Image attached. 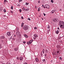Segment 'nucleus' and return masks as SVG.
<instances>
[{"instance_id": "obj_1", "label": "nucleus", "mask_w": 64, "mask_h": 64, "mask_svg": "<svg viewBox=\"0 0 64 64\" xmlns=\"http://www.w3.org/2000/svg\"><path fill=\"white\" fill-rule=\"evenodd\" d=\"M59 22L60 25V28H61L64 29V22L62 21L61 22V20H60Z\"/></svg>"}, {"instance_id": "obj_2", "label": "nucleus", "mask_w": 64, "mask_h": 64, "mask_svg": "<svg viewBox=\"0 0 64 64\" xmlns=\"http://www.w3.org/2000/svg\"><path fill=\"white\" fill-rule=\"evenodd\" d=\"M29 27L28 26H24L23 27V29L24 30H25L26 31L28 30L29 29Z\"/></svg>"}, {"instance_id": "obj_3", "label": "nucleus", "mask_w": 64, "mask_h": 64, "mask_svg": "<svg viewBox=\"0 0 64 64\" xmlns=\"http://www.w3.org/2000/svg\"><path fill=\"white\" fill-rule=\"evenodd\" d=\"M58 54H57L56 52H52V55L53 56H54V55H56V56H58Z\"/></svg>"}, {"instance_id": "obj_4", "label": "nucleus", "mask_w": 64, "mask_h": 64, "mask_svg": "<svg viewBox=\"0 0 64 64\" xmlns=\"http://www.w3.org/2000/svg\"><path fill=\"white\" fill-rule=\"evenodd\" d=\"M45 7H46V8L48 9V8H49L50 7L49 5L48 4H46L45 5Z\"/></svg>"}, {"instance_id": "obj_5", "label": "nucleus", "mask_w": 64, "mask_h": 64, "mask_svg": "<svg viewBox=\"0 0 64 64\" xmlns=\"http://www.w3.org/2000/svg\"><path fill=\"white\" fill-rule=\"evenodd\" d=\"M16 35L17 36H18V35H19V36H20V32H19L18 31L16 33Z\"/></svg>"}, {"instance_id": "obj_6", "label": "nucleus", "mask_w": 64, "mask_h": 64, "mask_svg": "<svg viewBox=\"0 0 64 64\" xmlns=\"http://www.w3.org/2000/svg\"><path fill=\"white\" fill-rule=\"evenodd\" d=\"M54 22H58V20L57 18H55L54 20Z\"/></svg>"}, {"instance_id": "obj_7", "label": "nucleus", "mask_w": 64, "mask_h": 64, "mask_svg": "<svg viewBox=\"0 0 64 64\" xmlns=\"http://www.w3.org/2000/svg\"><path fill=\"white\" fill-rule=\"evenodd\" d=\"M19 59L20 61H22L23 59V58L22 57H20V58Z\"/></svg>"}, {"instance_id": "obj_8", "label": "nucleus", "mask_w": 64, "mask_h": 64, "mask_svg": "<svg viewBox=\"0 0 64 64\" xmlns=\"http://www.w3.org/2000/svg\"><path fill=\"white\" fill-rule=\"evenodd\" d=\"M56 34H58V33L59 32V31L58 30H56Z\"/></svg>"}, {"instance_id": "obj_9", "label": "nucleus", "mask_w": 64, "mask_h": 64, "mask_svg": "<svg viewBox=\"0 0 64 64\" xmlns=\"http://www.w3.org/2000/svg\"><path fill=\"white\" fill-rule=\"evenodd\" d=\"M35 60H36V61L37 62H39V60L38 59V58H36L35 59Z\"/></svg>"}, {"instance_id": "obj_10", "label": "nucleus", "mask_w": 64, "mask_h": 64, "mask_svg": "<svg viewBox=\"0 0 64 64\" xmlns=\"http://www.w3.org/2000/svg\"><path fill=\"white\" fill-rule=\"evenodd\" d=\"M6 2H7V1L6 0H4L3 3L4 4H5Z\"/></svg>"}, {"instance_id": "obj_11", "label": "nucleus", "mask_w": 64, "mask_h": 64, "mask_svg": "<svg viewBox=\"0 0 64 64\" xmlns=\"http://www.w3.org/2000/svg\"><path fill=\"white\" fill-rule=\"evenodd\" d=\"M14 50L16 51H17L18 50V48H14Z\"/></svg>"}, {"instance_id": "obj_12", "label": "nucleus", "mask_w": 64, "mask_h": 64, "mask_svg": "<svg viewBox=\"0 0 64 64\" xmlns=\"http://www.w3.org/2000/svg\"><path fill=\"white\" fill-rule=\"evenodd\" d=\"M11 32H8L7 33V35H10L11 34H10Z\"/></svg>"}, {"instance_id": "obj_13", "label": "nucleus", "mask_w": 64, "mask_h": 64, "mask_svg": "<svg viewBox=\"0 0 64 64\" xmlns=\"http://www.w3.org/2000/svg\"><path fill=\"white\" fill-rule=\"evenodd\" d=\"M24 36L26 38H28V37L27 35H26V34H24Z\"/></svg>"}, {"instance_id": "obj_14", "label": "nucleus", "mask_w": 64, "mask_h": 64, "mask_svg": "<svg viewBox=\"0 0 64 64\" xmlns=\"http://www.w3.org/2000/svg\"><path fill=\"white\" fill-rule=\"evenodd\" d=\"M59 36L60 38V39H61V38H62V37H63V34H60L59 35Z\"/></svg>"}, {"instance_id": "obj_15", "label": "nucleus", "mask_w": 64, "mask_h": 64, "mask_svg": "<svg viewBox=\"0 0 64 64\" xmlns=\"http://www.w3.org/2000/svg\"><path fill=\"white\" fill-rule=\"evenodd\" d=\"M34 37H38V35H37L36 34H34Z\"/></svg>"}, {"instance_id": "obj_16", "label": "nucleus", "mask_w": 64, "mask_h": 64, "mask_svg": "<svg viewBox=\"0 0 64 64\" xmlns=\"http://www.w3.org/2000/svg\"><path fill=\"white\" fill-rule=\"evenodd\" d=\"M24 24L23 22L22 23V25H21L22 27H23V26Z\"/></svg>"}, {"instance_id": "obj_17", "label": "nucleus", "mask_w": 64, "mask_h": 64, "mask_svg": "<svg viewBox=\"0 0 64 64\" xmlns=\"http://www.w3.org/2000/svg\"><path fill=\"white\" fill-rule=\"evenodd\" d=\"M29 2H26V3L25 4V5H29Z\"/></svg>"}, {"instance_id": "obj_18", "label": "nucleus", "mask_w": 64, "mask_h": 64, "mask_svg": "<svg viewBox=\"0 0 64 64\" xmlns=\"http://www.w3.org/2000/svg\"><path fill=\"white\" fill-rule=\"evenodd\" d=\"M45 51H46V53L48 52V48H46V50H45Z\"/></svg>"}, {"instance_id": "obj_19", "label": "nucleus", "mask_w": 64, "mask_h": 64, "mask_svg": "<svg viewBox=\"0 0 64 64\" xmlns=\"http://www.w3.org/2000/svg\"><path fill=\"white\" fill-rule=\"evenodd\" d=\"M55 10H54L52 11L51 12L52 13H54V12H55Z\"/></svg>"}, {"instance_id": "obj_20", "label": "nucleus", "mask_w": 64, "mask_h": 64, "mask_svg": "<svg viewBox=\"0 0 64 64\" xmlns=\"http://www.w3.org/2000/svg\"><path fill=\"white\" fill-rule=\"evenodd\" d=\"M33 40H30V44L32 42H33Z\"/></svg>"}, {"instance_id": "obj_21", "label": "nucleus", "mask_w": 64, "mask_h": 64, "mask_svg": "<svg viewBox=\"0 0 64 64\" xmlns=\"http://www.w3.org/2000/svg\"><path fill=\"white\" fill-rule=\"evenodd\" d=\"M40 7H39V8H38V11H40Z\"/></svg>"}, {"instance_id": "obj_22", "label": "nucleus", "mask_w": 64, "mask_h": 64, "mask_svg": "<svg viewBox=\"0 0 64 64\" xmlns=\"http://www.w3.org/2000/svg\"><path fill=\"white\" fill-rule=\"evenodd\" d=\"M29 10V9L28 8L26 9L25 11H28Z\"/></svg>"}, {"instance_id": "obj_23", "label": "nucleus", "mask_w": 64, "mask_h": 64, "mask_svg": "<svg viewBox=\"0 0 64 64\" xmlns=\"http://www.w3.org/2000/svg\"><path fill=\"white\" fill-rule=\"evenodd\" d=\"M60 51V50H57L56 51V52L57 53H59V51Z\"/></svg>"}, {"instance_id": "obj_24", "label": "nucleus", "mask_w": 64, "mask_h": 64, "mask_svg": "<svg viewBox=\"0 0 64 64\" xmlns=\"http://www.w3.org/2000/svg\"><path fill=\"white\" fill-rule=\"evenodd\" d=\"M27 44H28V45H29V44H31V43H30L29 42H27Z\"/></svg>"}, {"instance_id": "obj_25", "label": "nucleus", "mask_w": 64, "mask_h": 64, "mask_svg": "<svg viewBox=\"0 0 64 64\" xmlns=\"http://www.w3.org/2000/svg\"><path fill=\"white\" fill-rule=\"evenodd\" d=\"M5 37H4V36H1V38L2 39H4Z\"/></svg>"}, {"instance_id": "obj_26", "label": "nucleus", "mask_w": 64, "mask_h": 64, "mask_svg": "<svg viewBox=\"0 0 64 64\" xmlns=\"http://www.w3.org/2000/svg\"><path fill=\"white\" fill-rule=\"evenodd\" d=\"M59 59L60 60H62V57H60L59 58Z\"/></svg>"}, {"instance_id": "obj_27", "label": "nucleus", "mask_w": 64, "mask_h": 64, "mask_svg": "<svg viewBox=\"0 0 64 64\" xmlns=\"http://www.w3.org/2000/svg\"><path fill=\"white\" fill-rule=\"evenodd\" d=\"M19 58L18 56L16 58V59L17 60H19Z\"/></svg>"}, {"instance_id": "obj_28", "label": "nucleus", "mask_w": 64, "mask_h": 64, "mask_svg": "<svg viewBox=\"0 0 64 64\" xmlns=\"http://www.w3.org/2000/svg\"><path fill=\"white\" fill-rule=\"evenodd\" d=\"M51 2L52 3H54V0H51Z\"/></svg>"}, {"instance_id": "obj_29", "label": "nucleus", "mask_w": 64, "mask_h": 64, "mask_svg": "<svg viewBox=\"0 0 64 64\" xmlns=\"http://www.w3.org/2000/svg\"><path fill=\"white\" fill-rule=\"evenodd\" d=\"M22 1V0H19V2H21Z\"/></svg>"}, {"instance_id": "obj_30", "label": "nucleus", "mask_w": 64, "mask_h": 64, "mask_svg": "<svg viewBox=\"0 0 64 64\" xmlns=\"http://www.w3.org/2000/svg\"><path fill=\"white\" fill-rule=\"evenodd\" d=\"M4 12H6V10L4 9Z\"/></svg>"}, {"instance_id": "obj_31", "label": "nucleus", "mask_w": 64, "mask_h": 64, "mask_svg": "<svg viewBox=\"0 0 64 64\" xmlns=\"http://www.w3.org/2000/svg\"><path fill=\"white\" fill-rule=\"evenodd\" d=\"M19 11L20 12H22V10H21V9H20L19 10Z\"/></svg>"}, {"instance_id": "obj_32", "label": "nucleus", "mask_w": 64, "mask_h": 64, "mask_svg": "<svg viewBox=\"0 0 64 64\" xmlns=\"http://www.w3.org/2000/svg\"><path fill=\"white\" fill-rule=\"evenodd\" d=\"M11 8L12 10H13V6H12L11 7Z\"/></svg>"}, {"instance_id": "obj_33", "label": "nucleus", "mask_w": 64, "mask_h": 64, "mask_svg": "<svg viewBox=\"0 0 64 64\" xmlns=\"http://www.w3.org/2000/svg\"><path fill=\"white\" fill-rule=\"evenodd\" d=\"M33 38L34 40H36V38L34 37Z\"/></svg>"}, {"instance_id": "obj_34", "label": "nucleus", "mask_w": 64, "mask_h": 64, "mask_svg": "<svg viewBox=\"0 0 64 64\" xmlns=\"http://www.w3.org/2000/svg\"><path fill=\"white\" fill-rule=\"evenodd\" d=\"M15 39H16L15 38H12V40H15Z\"/></svg>"}, {"instance_id": "obj_35", "label": "nucleus", "mask_w": 64, "mask_h": 64, "mask_svg": "<svg viewBox=\"0 0 64 64\" xmlns=\"http://www.w3.org/2000/svg\"><path fill=\"white\" fill-rule=\"evenodd\" d=\"M48 29H49L50 28V26H49V25H48Z\"/></svg>"}, {"instance_id": "obj_36", "label": "nucleus", "mask_w": 64, "mask_h": 64, "mask_svg": "<svg viewBox=\"0 0 64 64\" xmlns=\"http://www.w3.org/2000/svg\"><path fill=\"white\" fill-rule=\"evenodd\" d=\"M23 10H24L25 11V10H26V9H25V8H23Z\"/></svg>"}, {"instance_id": "obj_37", "label": "nucleus", "mask_w": 64, "mask_h": 64, "mask_svg": "<svg viewBox=\"0 0 64 64\" xmlns=\"http://www.w3.org/2000/svg\"><path fill=\"white\" fill-rule=\"evenodd\" d=\"M10 13H13V12L12 11H10Z\"/></svg>"}, {"instance_id": "obj_38", "label": "nucleus", "mask_w": 64, "mask_h": 64, "mask_svg": "<svg viewBox=\"0 0 64 64\" xmlns=\"http://www.w3.org/2000/svg\"><path fill=\"white\" fill-rule=\"evenodd\" d=\"M7 14H8V16H9L10 15H9V13H8Z\"/></svg>"}, {"instance_id": "obj_39", "label": "nucleus", "mask_w": 64, "mask_h": 64, "mask_svg": "<svg viewBox=\"0 0 64 64\" xmlns=\"http://www.w3.org/2000/svg\"><path fill=\"white\" fill-rule=\"evenodd\" d=\"M28 20H29V21H30V20H31L30 19V18H28Z\"/></svg>"}, {"instance_id": "obj_40", "label": "nucleus", "mask_w": 64, "mask_h": 64, "mask_svg": "<svg viewBox=\"0 0 64 64\" xmlns=\"http://www.w3.org/2000/svg\"><path fill=\"white\" fill-rule=\"evenodd\" d=\"M21 18L22 19H24V18H23V16H22L21 17Z\"/></svg>"}, {"instance_id": "obj_41", "label": "nucleus", "mask_w": 64, "mask_h": 64, "mask_svg": "<svg viewBox=\"0 0 64 64\" xmlns=\"http://www.w3.org/2000/svg\"><path fill=\"white\" fill-rule=\"evenodd\" d=\"M42 61H45V59H43L42 60Z\"/></svg>"}, {"instance_id": "obj_42", "label": "nucleus", "mask_w": 64, "mask_h": 64, "mask_svg": "<svg viewBox=\"0 0 64 64\" xmlns=\"http://www.w3.org/2000/svg\"><path fill=\"white\" fill-rule=\"evenodd\" d=\"M13 35L14 36V37H16V35L15 34H13Z\"/></svg>"}, {"instance_id": "obj_43", "label": "nucleus", "mask_w": 64, "mask_h": 64, "mask_svg": "<svg viewBox=\"0 0 64 64\" xmlns=\"http://www.w3.org/2000/svg\"><path fill=\"white\" fill-rule=\"evenodd\" d=\"M23 43L25 44V43H26V42L24 41L23 42Z\"/></svg>"}, {"instance_id": "obj_44", "label": "nucleus", "mask_w": 64, "mask_h": 64, "mask_svg": "<svg viewBox=\"0 0 64 64\" xmlns=\"http://www.w3.org/2000/svg\"><path fill=\"white\" fill-rule=\"evenodd\" d=\"M34 28V29H36L37 28V27H35Z\"/></svg>"}, {"instance_id": "obj_45", "label": "nucleus", "mask_w": 64, "mask_h": 64, "mask_svg": "<svg viewBox=\"0 0 64 64\" xmlns=\"http://www.w3.org/2000/svg\"><path fill=\"white\" fill-rule=\"evenodd\" d=\"M38 3H40V0H39L38 1Z\"/></svg>"}, {"instance_id": "obj_46", "label": "nucleus", "mask_w": 64, "mask_h": 64, "mask_svg": "<svg viewBox=\"0 0 64 64\" xmlns=\"http://www.w3.org/2000/svg\"><path fill=\"white\" fill-rule=\"evenodd\" d=\"M35 8H36V9H37V6H35Z\"/></svg>"}, {"instance_id": "obj_47", "label": "nucleus", "mask_w": 64, "mask_h": 64, "mask_svg": "<svg viewBox=\"0 0 64 64\" xmlns=\"http://www.w3.org/2000/svg\"><path fill=\"white\" fill-rule=\"evenodd\" d=\"M44 56H47V54H45Z\"/></svg>"}, {"instance_id": "obj_48", "label": "nucleus", "mask_w": 64, "mask_h": 64, "mask_svg": "<svg viewBox=\"0 0 64 64\" xmlns=\"http://www.w3.org/2000/svg\"><path fill=\"white\" fill-rule=\"evenodd\" d=\"M16 29H17V30L18 31V28H17Z\"/></svg>"}, {"instance_id": "obj_49", "label": "nucleus", "mask_w": 64, "mask_h": 64, "mask_svg": "<svg viewBox=\"0 0 64 64\" xmlns=\"http://www.w3.org/2000/svg\"><path fill=\"white\" fill-rule=\"evenodd\" d=\"M44 16H45L46 15V14H44Z\"/></svg>"}, {"instance_id": "obj_50", "label": "nucleus", "mask_w": 64, "mask_h": 64, "mask_svg": "<svg viewBox=\"0 0 64 64\" xmlns=\"http://www.w3.org/2000/svg\"><path fill=\"white\" fill-rule=\"evenodd\" d=\"M42 6L43 7H44V5H43V4H42Z\"/></svg>"}, {"instance_id": "obj_51", "label": "nucleus", "mask_w": 64, "mask_h": 64, "mask_svg": "<svg viewBox=\"0 0 64 64\" xmlns=\"http://www.w3.org/2000/svg\"><path fill=\"white\" fill-rule=\"evenodd\" d=\"M41 56H42L43 55V54H41Z\"/></svg>"}, {"instance_id": "obj_52", "label": "nucleus", "mask_w": 64, "mask_h": 64, "mask_svg": "<svg viewBox=\"0 0 64 64\" xmlns=\"http://www.w3.org/2000/svg\"><path fill=\"white\" fill-rule=\"evenodd\" d=\"M2 42H3L4 41H3V40H2Z\"/></svg>"}, {"instance_id": "obj_53", "label": "nucleus", "mask_w": 64, "mask_h": 64, "mask_svg": "<svg viewBox=\"0 0 64 64\" xmlns=\"http://www.w3.org/2000/svg\"><path fill=\"white\" fill-rule=\"evenodd\" d=\"M34 64H36V62H34Z\"/></svg>"}, {"instance_id": "obj_54", "label": "nucleus", "mask_w": 64, "mask_h": 64, "mask_svg": "<svg viewBox=\"0 0 64 64\" xmlns=\"http://www.w3.org/2000/svg\"><path fill=\"white\" fill-rule=\"evenodd\" d=\"M11 39H12V38H10V40H11Z\"/></svg>"}, {"instance_id": "obj_55", "label": "nucleus", "mask_w": 64, "mask_h": 64, "mask_svg": "<svg viewBox=\"0 0 64 64\" xmlns=\"http://www.w3.org/2000/svg\"><path fill=\"white\" fill-rule=\"evenodd\" d=\"M45 7V5L44 6V8H46V7Z\"/></svg>"}, {"instance_id": "obj_56", "label": "nucleus", "mask_w": 64, "mask_h": 64, "mask_svg": "<svg viewBox=\"0 0 64 64\" xmlns=\"http://www.w3.org/2000/svg\"><path fill=\"white\" fill-rule=\"evenodd\" d=\"M42 20H43V18H42Z\"/></svg>"}, {"instance_id": "obj_57", "label": "nucleus", "mask_w": 64, "mask_h": 64, "mask_svg": "<svg viewBox=\"0 0 64 64\" xmlns=\"http://www.w3.org/2000/svg\"><path fill=\"white\" fill-rule=\"evenodd\" d=\"M58 29H59V28H58Z\"/></svg>"}, {"instance_id": "obj_58", "label": "nucleus", "mask_w": 64, "mask_h": 64, "mask_svg": "<svg viewBox=\"0 0 64 64\" xmlns=\"http://www.w3.org/2000/svg\"><path fill=\"white\" fill-rule=\"evenodd\" d=\"M44 50H42L43 52H44Z\"/></svg>"}, {"instance_id": "obj_59", "label": "nucleus", "mask_w": 64, "mask_h": 64, "mask_svg": "<svg viewBox=\"0 0 64 64\" xmlns=\"http://www.w3.org/2000/svg\"><path fill=\"white\" fill-rule=\"evenodd\" d=\"M48 31H50V30H48Z\"/></svg>"}, {"instance_id": "obj_60", "label": "nucleus", "mask_w": 64, "mask_h": 64, "mask_svg": "<svg viewBox=\"0 0 64 64\" xmlns=\"http://www.w3.org/2000/svg\"><path fill=\"white\" fill-rule=\"evenodd\" d=\"M43 50H44V49H43Z\"/></svg>"}, {"instance_id": "obj_61", "label": "nucleus", "mask_w": 64, "mask_h": 64, "mask_svg": "<svg viewBox=\"0 0 64 64\" xmlns=\"http://www.w3.org/2000/svg\"><path fill=\"white\" fill-rule=\"evenodd\" d=\"M0 10L1 11V9H0Z\"/></svg>"}, {"instance_id": "obj_62", "label": "nucleus", "mask_w": 64, "mask_h": 64, "mask_svg": "<svg viewBox=\"0 0 64 64\" xmlns=\"http://www.w3.org/2000/svg\"><path fill=\"white\" fill-rule=\"evenodd\" d=\"M2 64H5L4 63H2Z\"/></svg>"}, {"instance_id": "obj_63", "label": "nucleus", "mask_w": 64, "mask_h": 64, "mask_svg": "<svg viewBox=\"0 0 64 64\" xmlns=\"http://www.w3.org/2000/svg\"><path fill=\"white\" fill-rule=\"evenodd\" d=\"M43 52V53L44 54V52Z\"/></svg>"}, {"instance_id": "obj_64", "label": "nucleus", "mask_w": 64, "mask_h": 64, "mask_svg": "<svg viewBox=\"0 0 64 64\" xmlns=\"http://www.w3.org/2000/svg\"><path fill=\"white\" fill-rule=\"evenodd\" d=\"M10 64V63H9V64Z\"/></svg>"}]
</instances>
